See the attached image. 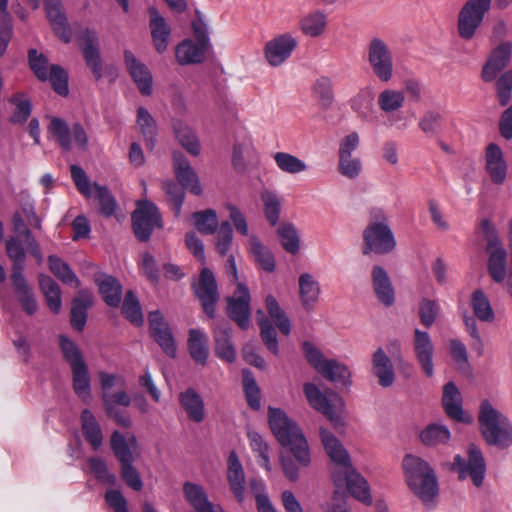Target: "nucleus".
Segmentation results:
<instances>
[{
    "label": "nucleus",
    "instance_id": "obj_38",
    "mask_svg": "<svg viewBox=\"0 0 512 512\" xmlns=\"http://www.w3.org/2000/svg\"><path fill=\"white\" fill-rule=\"evenodd\" d=\"M173 132L179 144L191 155L200 154V143L194 131L183 121H173Z\"/></svg>",
    "mask_w": 512,
    "mask_h": 512
},
{
    "label": "nucleus",
    "instance_id": "obj_53",
    "mask_svg": "<svg viewBox=\"0 0 512 512\" xmlns=\"http://www.w3.org/2000/svg\"><path fill=\"white\" fill-rule=\"evenodd\" d=\"M496 98L500 106H507L512 99V69L501 74L495 82Z\"/></svg>",
    "mask_w": 512,
    "mask_h": 512
},
{
    "label": "nucleus",
    "instance_id": "obj_9",
    "mask_svg": "<svg viewBox=\"0 0 512 512\" xmlns=\"http://www.w3.org/2000/svg\"><path fill=\"white\" fill-rule=\"evenodd\" d=\"M481 228L487 241L486 252L489 254V275L495 282H503L507 274L506 250L502 246V242L497 234L495 227L490 223L489 220H483L481 223Z\"/></svg>",
    "mask_w": 512,
    "mask_h": 512
},
{
    "label": "nucleus",
    "instance_id": "obj_64",
    "mask_svg": "<svg viewBox=\"0 0 512 512\" xmlns=\"http://www.w3.org/2000/svg\"><path fill=\"white\" fill-rule=\"evenodd\" d=\"M29 66L40 81L48 80V59L37 50L30 49L28 52Z\"/></svg>",
    "mask_w": 512,
    "mask_h": 512
},
{
    "label": "nucleus",
    "instance_id": "obj_15",
    "mask_svg": "<svg viewBox=\"0 0 512 512\" xmlns=\"http://www.w3.org/2000/svg\"><path fill=\"white\" fill-rule=\"evenodd\" d=\"M483 439L501 449L512 445V426L501 418H478Z\"/></svg>",
    "mask_w": 512,
    "mask_h": 512
},
{
    "label": "nucleus",
    "instance_id": "obj_42",
    "mask_svg": "<svg viewBox=\"0 0 512 512\" xmlns=\"http://www.w3.org/2000/svg\"><path fill=\"white\" fill-rule=\"evenodd\" d=\"M249 251L263 270L267 272L275 270V259L272 252L255 235H251L249 238Z\"/></svg>",
    "mask_w": 512,
    "mask_h": 512
},
{
    "label": "nucleus",
    "instance_id": "obj_62",
    "mask_svg": "<svg viewBox=\"0 0 512 512\" xmlns=\"http://www.w3.org/2000/svg\"><path fill=\"white\" fill-rule=\"evenodd\" d=\"M48 80L57 94L60 96L68 95V73L61 66L55 64L50 66Z\"/></svg>",
    "mask_w": 512,
    "mask_h": 512
},
{
    "label": "nucleus",
    "instance_id": "obj_56",
    "mask_svg": "<svg viewBox=\"0 0 512 512\" xmlns=\"http://www.w3.org/2000/svg\"><path fill=\"white\" fill-rule=\"evenodd\" d=\"M180 403L189 416H203L204 404L201 396L192 388L180 394Z\"/></svg>",
    "mask_w": 512,
    "mask_h": 512
},
{
    "label": "nucleus",
    "instance_id": "obj_13",
    "mask_svg": "<svg viewBox=\"0 0 512 512\" xmlns=\"http://www.w3.org/2000/svg\"><path fill=\"white\" fill-rule=\"evenodd\" d=\"M192 288L195 296L201 303L204 313L209 318H214L215 305L220 295L213 272L209 268L204 267L201 270L198 281L193 283Z\"/></svg>",
    "mask_w": 512,
    "mask_h": 512
},
{
    "label": "nucleus",
    "instance_id": "obj_23",
    "mask_svg": "<svg viewBox=\"0 0 512 512\" xmlns=\"http://www.w3.org/2000/svg\"><path fill=\"white\" fill-rule=\"evenodd\" d=\"M124 61L141 94L150 95L152 93V75L148 68L130 50L124 51Z\"/></svg>",
    "mask_w": 512,
    "mask_h": 512
},
{
    "label": "nucleus",
    "instance_id": "obj_3",
    "mask_svg": "<svg viewBox=\"0 0 512 512\" xmlns=\"http://www.w3.org/2000/svg\"><path fill=\"white\" fill-rule=\"evenodd\" d=\"M6 252L12 262L10 280L14 293L20 302L23 310L28 315L37 311V303L34 294L24 277L26 252L20 244L19 239H12L7 242Z\"/></svg>",
    "mask_w": 512,
    "mask_h": 512
},
{
    "label": "nucleus",
    "instance_id": "obj_14",
    "mask_svg": "<svg viewBox=\"0 0 512 512\" xmlns=\"http://www.w3.org/2000/svg\"><path fill=\"white\" fill-rule=\"evenodd\" d=\"M250 292L244 283H238L233 295L227 297L226 314L241 329L250 325Z\"/></svg>",
    "mask_w": 512,
    "mask_h": 512
},
{
    "label": "nucleus",
    "instance_id": "obj_17",
    "mask_svg": "<svg viewBox=\"0 0 512 512\" xmlns=\"http://www.w3.org/2000/svg\"><path fill=\"white\" fill-rule=\"evenodd\" d=\"M485 171L494 185H502L506 181L508 165L501 147L496 143H489L484 154Z\"/></svg>",
    "mask_w": 512,
    "mask_h": 512
},
{
    "label": "nucleus",
    "instance_id": "obj_44",
    "mask_svg": "<svg viewBox=\"0 0 512 512\" xmlns=\"http://www.w3.org/2000/svg\"><path fill=\"white\" fill-rule=\"evenodd\" d=\"M47 132L55 137L57 143L64 151L72 149L71 130L65 120L59 117H50Z\"/></svg>",
    "mask_w": 512,
    "mask_h": 512
},
{
    "label": "nucleus",
    "instance_id": "obj_45",
    "mask_svg": "<svg viewBox=\"0 0 512 512\" xmlns=\"http://www.w3.org/2000/svg\"><path fill=\"white\" fill-rule=\"evenodd\" d=\"M442 404L447 416H462L461 395L453 382L444 385Z\"/></svg>",
    "mask_w": 512,
    "mask_h": 512
},
{
    "label": "nucleus",
    "instance_id": "obj_52",
    "mask_svg": "<svg viewBox=\"0 0 512 512\" xmlns=\"http://www.w3.org/2000/svg\"><path fill=\"white\" fill-rule=\"evenodd\" d=\"M420 439L429 446L444 444L450 439V431L445 426L430 424L421 432Z\"/></svg>",
    "mask_w": 512,
    "mask_h": 512
},
{
    "label": "nucleus",
    "instance_id": "obj_2",
    "mask_svg": "<svg viewBox=\"0 0 512 512\" xmlns=\"http://www.w3.org/2000/svg\"><path fill=\"white\" fill-rule=\"evenodd\" d=\"M268 419L270 429L277 441L289 450L288 454L281 456L283 472L290 481H296L299 477V468L307 467L311 462L306 437L292 418Z\"/></svg>",
    "mask_w": 512,
    "mask_h": 512
},
{
    "label": "nucleus",
    "instance_id": "obj_24",
    "mask_svg": "<svg viewBox=\"0 0 512 512\" xmlns=\"http://www.w3.org/2000/svg\"><path fill=\"white\" fill-rule=\"evenodd\" d=\"M183 494L194 512H225L220 505L212 503L204 488L192 482L183 484Z\"/></svg>",
    "mask_w": 512,
    "mask_h": 512
},
{
    "label": "nucleus",
    "instance_id": "obj_54",
    "mask_svg": "<svg viewBox=\"0 0 512 512\" xmlns=\"http://www.w3.org/2000/svg\"><path fill=\"white\" fill-rule=\"evenodd\" d=\"M274 160L279 169L286 173L297 174L307 169L304 161L286 152H277Z\"/></svg>",
    "mask_w": 512,
    "mask_h": 512
},
{
    "label": "nucleus",
    "instance_id": "obj_60",
    "mask_svg": "<svg viewBox=\"0 0 512 512\" xmlns=\"http://www.w3.org/2000/svg\"><path fill=\"white\" fill-rule=\"evenodd\" d=\"M101 399L103 406L108 414L117 412L120 407H128L131 404L130 396L123 390L102 393Z\"/></svg>",
    "mask_w": 512,
    "mask_h": 512
},
{
    "label": "nucleus",
    "instance_id": "obj_43",
    "mask_svg": "<svg viewBox=\"0 0 512 512\" xmlns=\"http://www.w3.org/2000/svg\"><path fill=\"white\" fill-rule=\"evenodd\" d=\"M312 93L323 110L330 109L334 102V91L329 77H319L312 86Z\"/></svg>",
    "mask_w": 512,
    "mask_h": 512
},
{
    "label": "nucleus",
    "instance_id": "obj_4",
    "mask_svg": "<svg viewBox=\"0 0 512 512\" xmlns=\"http://www.w3.org/2000/svg\"><path fill=\"white\" fill-rule=\"evenodd\" d=\"M403 469L411 491L424 503L430 502L438 494V482L434 470L423 459L406 455Z\"/></svg>",
    "mask_w": 512,
    "mask_h": 512
},
{
    "label": "nucleus",
    "instance_id": "obj_47",
    "mask_svg": "<svg viewBox=\"0 0 512 512\" xmlns=\"http://www.w3.org/2000/svg\"><path fill=\"white\" fill-rule=\"evenodd\" d=\"M48 264L51 272L65 284H74L76 288L80 286V280L76 274L71 270L69 265L61 258L50 255L48 257Z\"/></svg>",
    "mask_w": 512,
    "mask_h": 512
},
{
    "label": "nucleus",
    "instance_id": "obj_12",
    "mask_svg": "<svg viewBox=\"0 0 512 512\" xmlns=\"http://www.w3.org/2000/svg\"><path fill=\"white\" fill-rule=\"evenodd\" d=\"M303 390L309 404L324 416H341L346 413L344 400L332 390L323 393L313 383L304 384Z\"/></svg>",
    "mask_w": 512,
    "mask_h": 512
},
{
    "label": "nucleus",
    "instance_id": "obj_8",
    "mask_svg": "<svg viewBox=\"0 0 512 512\" xmlns=\"http://www.w3.org/2000/svg\"><path fill=\"white\" fill-rule=\"evenodd\" d=\"M467 458L457 454L454 456L451 470L458 474V479L463 481L470 478L476 487H480L486 474V462L482 450L474 443L469 444Z\"/></svg>",
    "mask_w": 512,
    "mask_h": 512
},
{
    "label": "nucleus",
    "instance_id": "obj_36",
    "mask_svg": "<svg viewBox=\"0 0 512 512\" xmlns=\"http://www.w3.org/2000/svg\"><path fill=\"white\" fill-rule=\"evenodd\" d=\"M188 350L191 358L199 365L207 363L209 348L207 337L204 332L198 329L189 330Z\"/></svg>",
    "mask_w": 512,
    "mask_h": 512
},
{
    "label": "nucleus",
    "instance_id": "obj_55",
    "mask_svg": "<svg viewBox=\"0 0 512 512\" xmlns=\"http://www.w3.org/2000/svg\"><path fill=\"white\" fill-rule=\"evenodd\" d=\"M283 248L291 253L296 254L300 248V240L295 227L290 223H284L277 229Z\"/></svg>",
    "mask_w": 512,
    "mask_h": 512
},
{
    "label": "nucleus",
    "instance_id": "obj_63",
    "mask_svg": "<svg viewBox=\"0 0 512 512\" xmlns=\"http://www.w3.org/2000/svg\"><path fill=\"white\" fill-rule=\"evenodd\" d=\"M337 170L342 176L355 179L361 174L362 161L354 156L339 157Z\"/></svg>",
    "mask_w": 512,
    "mask_h": 512
},
{
    "label": "nucleus",
    "instance_id": "obj_33",
    "mask_svg": "<svg viewBox=\"0 0 512 512\" xmlns=\"http://www.w3.org/2000/svg\"><path fill=\"white\" fill-rule=\"evenodd\" d=\"M208 45L195 43L192 40H184L177 45L175 55L181 65L201 63L205 58Z\"/></svg>",
    "mask_w": 512,
    "mask_h": 512
},
{
    "label": "nucleus",
    "instance_id": "obj_57",
    "mask_svg": "<svg viewBox=\"0 0 512 512\" xmlns=\"http://www.w3.org/2000/svg\"><path fill=\"white\" fill-rule=\"evenodd\" d=\"M93 187L96 191V199L99 204L100 214L107 218L111 217L115 213L117 207L114 196L110 193L106 186L93 183Z\"/></svg>",
    "mask_w": 512,
    "mask_h": 512
},
{
    "label": "nucleus",
    "instance_id": "obj_59",
    "mask_svg": "<svg viewBox=\"0 0 512 512\" xmlns=\"http://www.w3.org/2000/svg\"><path fill=\"white\" fill-rule=\"evenodd\" d=\"M59 346L64 360L70 365V367H74V365L85 363V360L80 349L67 336H59Z\"/></svg>",
    "mask_w": 512,
    "mask_h": 512
},
{
    "label": "nucleus",
    "instance_id": "obj_1",
    "mask_svg": "<svg viewBox=\"0 0 512 512\" xmlns=\"http://www.w3.org/2000/svg\"><path fill=\"white\" fill-rule=\"evenodd\" d=\"M319 434L325 452L332 462L331 479L336 489H345L356 500L365 505H371L372 495L369 483L353 466L348 451L327 429L321 427Z\"/></svg>",
    "mask_w": 512,
    "mask_h": 512
},
{
    "label": "nucleus",
    "instance_id": "obj_31",
    "mask_svg": "<svg viewBox=\"0 0 512 512\" xmlns=\"http://www.w3.org/2000/svg\"><path fill=\"white\" fill-rule=\"evenodd\" d=\"M372 370L382 387H389L393 384L395 380L394 367L382 348H378L372 356Z\"/></svg>",
    "mask_w": 512,
    "mask_h": 512
},
{
    "label": "nucleus",
    "instance_id": "obj_61",
    "mask_svg": "<svg viewBox=\"0 0 512 512\" xmlns=\"http://www.w3.org/2000/svg\"><path fill=\"white\" fill-rule=\"evenodd\" d=\"M82 432L93 450H97L102 445L103 435L96 418H83Z\"/></svg>",
    "mask_w": 512,
    "mask_h": 512
},
{
    "label": "nucleus",
    "instance_id": "obj_20",
    "mask_svg": "<svg viewBox=\"0 0 512 512\" xmlns=\"http://www.w3.org/2000/svg\"><path fill=\"white\" fill-rule=\"evenodd\" d=\"M413 351L415 357L427 377L433 375L434 346L429 334L420 329L414 330Z\"/></svg>",
    "mask_w": 512,
    "mask_h": 512
},
{
    "label": "nucleus",
    "instance_id": "obj_49",
    "mask_svg": "<svg viewBox=\"0 0 512 512\" xmlns=\"http://www.w3.org/2000/svg\"><path fill=\"white\" fill-rule=\"evenodd\" d=\"M122 314L135 326H141L144 323L140 303L132 290L127 291L125 294Z\"/></svg>",
    "mask_w": 512,
    "mask_h": 512
},
{
    "label": "nucleus",
    "instance_id": "obj_32",
    "mask_svg": "<svg viewBox=\"0 0 512 512\" xmlns=\"http://www.w3.org/2000/svg\"><path fill=\"white\" fill-rule=\"evenodd\" d=\"M149 14L153 43L157 52L161 54L166 51L168 47V38L171 30L166 20L154 7L149 8Z\"/></svg>",
    "mask_w": 512,
    "mask_h": 512
},
{
    "label": "nucleus",
    "instance_id": "obj_5",
    "mask_svg": "<svg viewBox=\"0 0 512 512\" xmlns=\"http://www.w3.org/2000/svg\"><path fill=\"white\" fill-rule=\"evenodd\" d=\"M371 216V221L363 231V254L374 252L385 255L392 252L396 247V240L386 215L382 210L374 209Z\"/></svg>",
    "mask_w": 512,
    "mask_h": 512
},
{
    "label": "nucleus",
    "instance_id": "obj_29",
    "mask_svg": "<svg viewBox=\"0 0 512 512\" xmlns=\"http://www.w3.org/2000/svg\"><path fill=\"white\" fill-rule=\"evenodd\" d=\"M103 301L110 307H118L122 298V285L112 275L98 274L94 279Z\"/></svg>",
    "mask_w": 512,
    "mask_h": 512
},
{
    "label": "nucleus",
    "instance_id": "obj_30",
    "mask_svg": "<svg viewBox=\"0 0 512 512\" xmlns=\"http://www.w3.org/2000/svg\"><path fill=\"white\" fill-rule=\"evenodd\" d=\"M93 305V295L87 290H80L72 300L70 322L73 328L82 331L87 321V310Z\"/></svg>",
    "mask_w": 512,
    "mask_h": 512
},
{
    "label": "nucleus",
    "instance_id": "obj_28",
    "mask_svg": "<svg viewBox=\"0 0 512 512\" xmlns=\"http://www.w3.org/2000/svg\"><path fill=\"white\" fill-rule=\"evenodd\" d=\"M231 334L232 328L227 322L218 323L213 330L216 356L230 363L234 362L236 358Z\"/></svg>",
    "mask_w": 512,
    "mask_h": 512
},
{
    "label": "nucleus",
    "instance_id": "obj_35",
    "mask_svg": "<svg viewBox=\"0 0 512 512\" xmlns=\"http://www.w3.org/2000/svg\"><path fill=\"white\" fill-rule=\"evenodd\" d=\"M299 293L303 307L310 311L319 299L320 285L311 274L303 273L299 277Z\"/></svg>",
    "mask_w": 512,
    "mask_h": 512
},
{
    "label": "nucleus",
    "instance_id": "obj_51",
    "mask_svg": "<svg viewBox=\"0 0 512 512\" xmlns=\"http://www.w3.org/2000/svg\"><path fill=\"white\" fill-rule=\"evenodd\" d=\"M162 189L165 192L166 200L172 205L175 217H179L185 200V189L173 180L163 181Z\"/></svg>",
    "mask_w": 512,
    "mask_h": 512
},
{
    "label": "nucleus",
    "instance_id": "obj_27",
    "mask_svg": "<svg viewBox=\"0 0 512 512\" xmlns=\"http://www.w3.org/2000/svg\"><path fill=\"white\" fill-rule=\"evenodd\" d=\"M82 53L86 65L91 70L96 81L100 80L102 74V61L100 57V51L96 46L97 37L95 32L86 30L82 33Z\"/></svg>",
    "mask_w": 512,
    "mask_h": 512
},
{
    "label": "nucleus",
    "instance_id": "obj_6",
    "mask_svg": "<svg viewBox=\"0 0 512 512\" xmlns=\"http://www.w3.org/2000/svg\"><path fill=\"white\" fill-rule=\"evenodd\" d=\"M136 443L137 441L134 436L126 440L119 431H114L110 438L111 449L120 463L122 480L134 491H140L143 488V482L140 474L133 466L135 457L132 448Z\"/></svg>",
    "mask_w": 512,
    "mask_h": 512
},
{
    "label": "nucleus",
    "instance_id": "obj_18",
    "mask_svg": "<svg viewBox=\"0 0 512 512\" xmlns=\"http://www.w3.org/2000/svg\"><path fill=\"white\" fill-rule=\"evenodd\" d=\"M297 46V40L290 34H281L265 45V57L271 66H279L288 59Z\"/></svg>",
    "mask_w": 512,
    "mask_h": 512
},
{
    "label": "nucleus",
    "instance_id": "obj_11",
    "mask_svg": "<svg viewBox=\"0 0 512 512\" xmlns=\"http://www.w3.org/2000/svg\"><path fill=\"white\" fill-rule=\"evenodd\" d=\"M132 228L136 238L147 242L155 228H162V217L157 206L149 201H138L137 209L132 213Z\"/></svg>",
    "mask_w": 512,
    "mask_h": 512
},
{
    "label": "nucleus",
    "instance_id": "obj_46",
    "mask_svg": "<svg viewBox=\"0 0 512 512\" xmlns=\"http://www.w3.org/2000/svg\"><path fill=\"white\" fill-rule=\"evenodd\" d=\"M195 228L204 235H212L219 225L218 216L213 209L197 211L192 214Z\"/></svg>",
    "mask_w": 512,
    "mask_h": 512
},
{
    "label": "nucleus",
    "instance_id": "obj_34",
    "mask_svg": "<svg viewBox=\"0 0 512 512\" xmlns=\"http://www.w3.org/2000/svg\"><path fill=\"white\" fill-rule=\"evenodd\" d=\"M327 15L321 10H313L299 20L301 32L312 38L320 37L327 28Z\"/></svg>",
    "mask_w": 512,
    "mask_h": 512
},
{
    "label": "nucleus",
    "instance_id": "obj_10",
    "mask_svg": "<svg viewBox=\"0 0 512 512\" xmlns=\"http://www.w3.org/2000/svg\"><path fill=\"white\" fill-rule=\"evenodd\" d=\"M367 61L372 74L382 83L394 76L393 54L388 44L380 38H372L367 46Z\"/></svg>",
    "mask_w": 512,
    "mask_h": 512
},
{
    "label": "nucleus",
    "instance_id": "obj_25",
    "mask_svg": "<svg viewBox=\"0 0 512 512\" xmlns=\"http://www.w3.org/2000/svg\"><path fill=\"white\" fill-rule=\"evenodd\" d=\"M44 8L54 33L64 43H69L71 40V30L62 10L61 2L59 0H44Z\"/></svg>",
    "mask_w": 512,
    "mask_h": 512
},
{
    "label": "nucleus",
    "instance_id": "obj_7",
    "mask_svg": "<svg viewBox=\"0 0 512 512\" xmlns=\"http://www.w3.org/2000/svg\"><path fill=\"white\" fill-rule=\"evenodd\" d=\"M492 0H467L457 15V33L465 41L472 40L491 9Z\"/></svg>",
    "mask_w": 512,
    "mask_h": 512
},
{
    "label": "nucleus",
    "instance_id": "obj_26",
    "mask_svg": "<svg viewBox=\"0 0 512 512\" xmlns=\"http://www.w3.org/2000/svg\"><path fill=\"white\" fill-rule=\"evenodd\" d=\"M13 229L17 233L15 237H10L6 240V243L12 239H19L21 246L24 248L23 242L26 244L27 251L35 257L38 264L43 262V254L41 252L39 243L32 235L31 230L25 225L23 216L21 213L16 212L12 217Z\"/></svg>",
    "mask_w": 512,
    "mask_h": 512
},
{
    "label": "nucleus",
    "instance_id": "obj_40",
    "mask_svg": "<svg viewBox=\"0 0 512 512\" xmlns=\"http://www.w3.org/2000/svg\"><path fill=\"white\" fill-rule=\"evenodd\" d=\"M39 287L45 296L47 306L54 313L61 310V290L59 285L48 275L40 274Z\"/></svg>",
    "mask_w": 512,
    "mask_h": 512
},
{
    "label": "nucleus",
    "instance_id": "obj_21",
    "mask_svg": "<svg viewBox=\"0 0 512 512\" xmlns=\"http://www.w3.org/2000/svg\"><path fill=\"white\" fill-rule=\"evenodd\" d=\"M227 481L229 489L238 503L245 500V473L235 451H231L227 460Z\"/></svg>",
    "mask_w": 512,
    "mask_h": 512
},
{
    "label": "nucleus",
    "instance_id": "obj_39",
    "mask_svg": "<svg viewBox=\"0 0 512 512\" xmlns=\"http://www.w3.org/2000/svg\"><path fill=\"white\" fill-rule=\"evenodd\" d=\"M71 368L72 373V387L75 394L83 401L91 398V379L86 363L74 365Z\"/></svg>",
    "mask_w": 512,
    "mask_h": 512
},
{
    "label": "nucleus",
    "instance_id": "obj_41",
    "mask_svg": "<svg viewBox=\"0 0 512 512\" xmlns=\"http://www.w3.org/2000/svg\"><path fill=\"white\" fill-rule=\"evenodd\" d=\"M137 124L144 137L146 147L150 150L154 149L156 144L157 123L144 107H139L137 110Z\"/></svg>",
    "mask_w": 512,
    "mask_h": 512
},
{
    "label": "nucleus",
    "instance_id": "obj_48",
    "mask_svg": "<svg viewBox=\"0 0 512 512\" xmlns=\"http://www.w3.org/2000/svg\"><path fill=\"white\" fill-rule=\"evenodd\" d=\"M405 102V95L402 91L384 89L378 95L377 104L386 114L393 113L402 108Z\"/></svg>",
    "mask_w": 512,
    "mask_h": 512
},
{
    "label": "nucleus",
    "instance_id": "obj_37",
    "mask_svg": "<svg viewBox=\"0 0 512 512\" xmlns=\"http://www.w3.org/2000/svg\"><path fill=\"white\" fill-rule=\"evenodd\" d=\"M320 374L326 380L344 387H349L352 384L349 368L336 359H329Z\"/></svg>",
    "mask_w": 512,
    "mask_h": 512
},
{
    "label": "nucleus",
    "instance_id": "obj_19",
    "mask_svg": "<svg viewBox=\"0 0 512 512\" xmlns=\"http://www.w3.org/2000/svg\"><path fill=\"white\" fill-rule=\"evenodd\" d=\"M512 53L511 42L499 44L490 54L483 66L481 77L485 82H491L497 78L500 71L507 67Z\"/></svg>",
    "mask_w": 512,
    "mask_h": 512
},
{
    "label": "nucleus",
    "instance_id": "obj_22",
    "mask_svg": "<svg viewBox=\"0 0 512 512\" xmlns=\"http://www.w3.org/2000/svg\"><path fill=\"white\" fill-rule=\"evenodd\" d=\"M371 280L378 301L386 307L392 306L395 302V290L386 270L379 265L373 266Z\"/></svg>",
    "mask_w": 512,
    "mask_h": 512
},
{
    "label": "nucleus",
    "instance_id": "obj_58",
    "mask_svg": "<svg viewBox=\"0 0 512 512\" xmlns=\"http://www.w3.org/2000/svg\"><path fill=\"white\" fill-rule=\"evenodd\" d=\"M261 339L266 348L274 355H279L277 332L272 322L267 318L258 320Z\"/></svg>",
    "mask_w": 512,
    "mask_h": 512
},
{
    "label": "nucleus",
    "instance_id": "obj_50",
    "mask_svg": "<svg viewBox=\"0 0 512 512\" xmlns=\"http://www.w3.org/2000/svg\"><path fill=\"white\" fill-rule=\"evenodd\" d=\"M471 306L474 315L483 322H492L494 320V312L490 301L482 290H476L471 297Z\"/></svg>",
    "mask_w": 512,
    "mask_h": 512
},
{
    "label": "nucleus",
    "instance_id": "obj_16",
    "mask_svg": "<svg viewBox=\"0 0 512 512\" xmlns=\"http://www.w3.org/2000/svg\"><path fill=\"white\" fill-rule=\"evenodd\" d=\"M173 170L177 183L196 196H201L203 189L200 179L188 159L179 151L172 154Z\"/></svg>",
    "mask_w": 512,
    "mask_h": 512
}]
</instances>
